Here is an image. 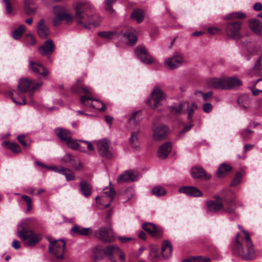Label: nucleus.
I'll use <instances>...</instances> for the list:
<instances>
[{
  "label": "nucleus",
  "mask_w": 262,
  "mask_h": 262,
  "mask_svg": "<svg viewBox=\"0 0 262 262\" xmlns=\"http://www.w3.org/2000/svg\"><path fill=\"white\" fill-rule=\"evenodd\" d=\"M73 7L75 11L74 17L70 14L65 12L63 7L55 6L53 9L55 15L53 21L54 25H59L60 21L62 20L70 23L74 19L78 25L87 29L97 27L100 24L101 17L96 13L95 7L89 2L78 1L73 6Z\"/></svg>",
  "instance_id": "1"
},
{
  "label": "nucleus",
  "mask_w": 262,
  "mask_h": 262,
  "mask_svg": "<svg viewBox=\"0 0 262 262\" xmlns=\"http://www.w3.org/2000/svg\"><path fill=\"white\" fill-rule=\"evenodd\" d=\"M32 219H26L21 221L17 225L16 234L28 247H34L42 239V235L30 229Z\"/></svg>",
  "instance_id": "2"
},
{
  "label": "nucleus",
  "mask_w": 262,
  "mask_h": 262,
  "mask_svg": "<svg viewBox=\"0 0 262 262\" xmlns=\"http://www.w3.org/2000/svg\"><path fill=\"white\" fill-rule=\"evenodd\" d=\"M41 82L33 84L32 80L27 78L20 79L17 85L18 91L13 90L10 91L9 93L10 96L11 97L13 102L16 104L24 105L26 104L25 97L21 96V101H19L17 99L16 95H18L19 93H24L28 91L30 99H31V103H33V101L32 100V99L33 94L41 86Z\"/></svg>",
  "instance_id": "3"
},
{
  "label": "nucleus",
  "mask_w": 262,
  "mask_h": 262,
  "mask_svg": "<svg viewBox=\"0 0 262 262\" xmlns=\"http://www.w3.org/2000/svg\"><path fill=\"white\" fill-rule=\"evenodd\" d=\"M98 35L104 39H111L114 36H117L126 45L133 46L137 39L135 29L132 27H127L118 33L116 31H102L98 33Z\"/></svg>",
  "instance_id": "4"
},
{
  "label": "nucleus",
  "mask_w": 262,
  "mask_h": 262,
  "mask_svg": "<svg viewBox=\"0 0 262 262\" xmlns=\"http://www.w3.org/2000/svg\"><path fill=\"white\" fill-rule=\"evenodd\" d=\"M243 233L245 235V239L243 240L242 243H240L238 241L239 234L236 235V241L233 248V252L245 260H250L254 257V250L249 233L246 231H243Z\"/></svg>",
  "instance_id": "5"
},
{
  "label": "nucleus",
  "mask_w": 262,
  "mask_h": 262,
  "mask_svg": "<svg viewBox=\"0 0 262 262\" xmlns=\"http://www.w3.org/2000/svg\"><path fill=\"white\" fill-rule=\"evenodd\" d=\"M215 200H210L206 202L207 210L209 212H215L223 210L228 213H233L235 209L234 198L227 200L217 196Z\"/></svg>",
  "instance_id": "6"
},
{
  "label": "nucleus",
  "mask_w": 262,
  "mask_h": 262,
  "mask_svg": "<svg viewBox=\"0 0 262 262\" xmlns=\"http://www.w3.org/2000/svg\"><path fill=\"white\" fill-rule=\"evenodd\" d=\"M118 246L116 245H109L102 250L100 247L97 246L93 250V258L95 260L101 259L103 257L102 254L103 252L111 261L117 262L114 256V254H115L117 252L116 248Z\"/></svg>",
  "instance_id": "7"
},
{
  "label": "nucleus",
  "mask_w": 262,
  "mask_h": 262,
  "mask_svg": "<svg viewBox=\"0 0 262 262\" xmlns=\"http://www.w3.org/2000/svg\"><path fill=\"white\" fill-rule=\"evenodd\" d=\"M49 241L50 242L49 246V252L57 259H62L65 251V242L62 239L55 240L51 238L49 239Z\"/></svg>",
  "instance_id": "8"
},
{
  "label": "nucleus",
  "mask_w": 262,
  "mask_h": 262,
  "mask_svg": "<svg viewBox=\"0 0 262 262\" xmlns=\"http://www.w3.org/2000/svg\"><path fill=\"white\" fill-rule=\"evenodd\" d=\"M80 80H77V83L71 87V91L74 93H79V89H81L82 92L85 94V96L80 97L81 103L88 108H92V103H94V100L92 97L87 96V94H91L92 91L87 88L81 87Z\"/></svg>",
  "instance_id": "9"
},
{
  "label": "nucleus",
  "mask_w": 262,
  "mask_h": 262,
  "mask_svg": "<svg viewBox=\"0 0 262 262\" xmlns=\"http://www.w3.org/2000/svg\"><path fill=\"white\" fill-rule=\"evenodd\" d=\"M242 23L239 21L230 22L226 24L225 30L228 38L238 40L242 37L240 32Z\"/></svg>",
  "instance_id": "10"
},
{
  "label": "nucleus",
  "mask_w": 262,
  "mask_h": 262,
  "mask_svg": "<svg viewBox=\"0 0 262 262\" xmlns=\"http://www.w3.org/2000/svg\"><path fill=\"white\" fill-rule=\"evenodd\" d=\"M151 99L147 100L148 105L155 109L161 105V101L166 98L165 93L159 88H155L150 95Z\"/></svg>",
  "instance_id": "11"
},
{
  "label": "nucleus",
  "mask_w": 262,
  "mask_h": 262,
  "mask_svg": "<svg viewBox=\"0 0 262 262\" xmlns=\"http://www.w3.org/2000/svg\"><path fill=\"white\" fill-rule=\"evenodd\" d=\"M79 141L85 143L87 146V149H84L82 147H80L79 145L77 143V141L71 139V136L70 138H68L67 140H66L64 142L67 146L73 150H79L81 152L86 153L89 155L91 154L94 150V147L92 144L90 142L85 140H79Z\"/></svg>",
  "instance_id": "12"
},
{
  "label": "nucleus",
  "mask_w": 262,
  "mask_h": 262,
  "mask_svg": "<svg viewBox=\"0 0 262 262\" xmlns=\"http://www.w3.org/2000/svg\"><path fill=\"white\" fill-rule=\"evenodd\" d=\"M99 154L103 157L111 159L115 153L110 147V141L106 139H103L96 142Z\"/></svg>",
  "instance_id": "13"
},
{
  "label": "nucleus",
  "mask_w": 262,
  "mask_h": 262,
  "mask_svg": "<svg viewBox=\"0 0 262 262\" xmlns=\"http://www.w3.org/2000/svg\"><path fill=\"white\" fill-rule=\"evenodd\" d=\"M184 57L180 54H176L166 58L164 62V67L168 70H174L184 63Z\"/></svg>",
  "instance_id": "14"
},
{
  "label": "nucleus",
  "mask_w": 262,
  "mask_h": 262,
  "mask_svg": "<svg viewBox=\"0 0 262 262\" xmlns=\"http://www.w3.org/2000/svg\"><path fill=\"white\" fill-rule=\"evenodd\" d=\"M95 235L104 242L110 243L114 241V233L110 227H102L95 231Z\"/></svg>",
  "instance_id": "15"
},
{
  "label": "nucleus",
  "mask_w": 262,
  "mask_h": 262,
  "mask_svg": "<svg viewBox=\"0 0 262 262\" xmlns=\"http://www.w3.org/2000/svg\"><path fill=\"white\" fill-rule=\"evenodd\" d=\"M169 127L165 125H160L153 130L152 138L156 141H160L166 138L169 133Z\"/></svg>",
  "instance_id": "16"
},
{
  "label": "nucleus",
  "mask_w": 262,
  "mask_h": 262,
  "mask_svg": "<svg viewBox=\"0 0 262 262\" xmlns=\"http://www.w3.org/2000/svg\"><path fill=\"white\" fill-rule=\"evenodd\" d=\"M136 54L138 58L143 63L149 64L154 62L153 58L145 48H136Z\"/></svg>",
  "instance_id": "17"
},
{
  "label": "nucleus",
  "mask_w": 262,
  "mask_h": 262,
  "mask_svg": "<svg viewBox=\"0 0 262 262\" xmlns=\"http://www.w3.org/2000/svg\"><path fill=\"white\" fill-rule=\"evenodd\" d=\"M29 67L35 75H41L45 77L49 74V71L40 62H34L29 59Z\"/></svg>",
  "instance_id": "18"
},
{
  "label": "nucleus",
  "mask_w": 262,
  "mask_h": 262,
  "mask_svg": "<svg viewBox=\"0 0 262 262\" xmlns=\"http://www.w3.org/2000/svg\"><path fill=\"white\" fill-rule=\"evenodd\" d=\"M55 50V45L53 41L49 39L47 40L44 43L38 48V51L42 56H49L53 53Z\"/></svg>",
  "instance_id": "19"
},
{
  "label": "nucleus",
  "mask_w": 262,
  "mask_h": 262,
  "mask_svg": "<svg viewBox=\"0 0 262 262\" xmlns=\"http://www.w3.org/2000/svg\"><path fill=\"white\" fill-rule=\"evenodd\" d=\"M207 84L209 87L211 88L225 90V77L208 78L207 80Z\"/></svg>",
  "instance_id": "20"
},
{
  "label": "nucleus",
  "mask_w": 262,
  "mask_h": 262,
  "mask_svg": "<svg viewBox=\"0 0 262 262\" xmlns=\"http://www.w3.org/2000/svg\"><path fill=\"white\" fill-rule=\"evenodd\" d=\"M115 195V191L112 187H105L103 189L101 196H97L96 197V200L98 202V200H103L104 198H108L109 202L104 205L105 208H107L110 205V203L113 201Z\"/></svg>",
  "instance_id": "21"
},
{
  "label": "nucleus",
  "mask_w": 262,
  "mask_h": 262,
  "mask_svg": "<svg viewBox=\"0 0 262 262\" xmlns=\"http://www.w3.org/2000/svg\"><path fill=\"white\" fill-rule=\"evenodd\" d=\"M137 179V175L135 172L132 171H126L121 174L117 179V182L119 183L131 182L136 181Z\"/></svg>",
  "instance_id": "22"
},
{
  "label": "nucleus",
  "mask_w": 262,
  "mask_h": 262,
  "mask_svg": "<svg viewBox=\"0 0 262 262\" xmlns=\"http://www.w3.org/2000/svg\"><path fill=\"white\" fill-rule=\"evenodd\" d=\"M179 192L180 193H185L191 196H200L202 195L201 191L194 187H182L179 189Z\"/></svg>",
  "instance_id": "23"
},
{
  "label": "nucleus",
  "mask_w": 262,
  "mask_h": 262,
  "mask_svg": "<svg viewBox=\"0 0 262 262\" xmlns=\"http://www.w3.org/2000/svg\"><path fill=\"white\" fill-rule=\"evenodd\" d=\"M191 174L193 178L202 179H209L211 178V176L206 173L202 167H195L192 168L191 170Z\"/></svg>",
  "instance_id": "24"
},
{
  "label": "nucleus",
  "mask_w": 262,
  "mask_h": 262,
  "mask_svg": "<svg viewBox=\"0 0 262 262\" xmlns=\"http://www.w3.org/2000/svg\"><path fill=\"white\" fill-rule=\"evenodd\" d=\"M242 84V81L236 77H225V90H229Z\"/></svg>",
  "instance_id": "25"
},
{
  "label": "nucleus",
  "mask_w": 262,
  "mask_h": 262,
  "mask_svg": "<svg viewBox=\"0 0 262 262\" xmlns=\"http://www.w3.org/2000/svg\"><path fill=\"white\" fill-rule=\"evenodd\" d=\"M248 24L250 29L256 34L260 35L262 33V23L255 18H252L248 21Z\"/></svg>",
  "instance_id": "26"
},
{
  "label": "nucleus",
  "mask_w": 262,
  "mask_h": 262,
  "mask_svg": "<svg viewBox=\"0 0 262 262\" xmlns=\"http://www.w3.org/2000/svg\"><path fill=\"white\" fill-rule=\"evenodd\" d=\"M143 228L154 237H158L161 235L160 229L157 228L155 225L151 223H145L143 224Z\"/></svg>",
  "instance_id": "27"
},
{
  "label": "nucleus",
  "mask_w": 262,
  "mask_h": 262,
  "mask_svg": "<svg viewBox=\"0 0 262 262\" xmlns=\"http://www.w3.org/2000/svg\"><path fill=\"white\" fill-rule=\"evenodd\" d=\"M249 74L251 77L254 75H262V54L257 58L252 69L249 72Z\"/></svg>",
  "instance_id": "28"
},
{
  "label": "nucleus",
  "mask_w": 262,
  "mask_h": 262,
  "mask_svg": "<svg viewBox=\"0 0 262 262\" xmlns=\"http://www.w3.org/2000/svg\"><path fill=\"white\" fill-rule=\"evenodd\" d=\"M37 29L38 34L40 38H45L49 35V29L45 25L43 19H41L38 21Z\"/></svg>",
  "instance_id": "29"
},
{
  "label": "nucleus",
  "mask_w": 262,
  "mask_h": 262,
  "mask_svg": "<svg viewBox=\"0 0 262 262\" xmlns=\"http://www.w3.org/2000/svg\"><path fill=\"white\" fill-rule=\"evenodd\" d=\"M171 149L170 143H165L162 145L158 150V155L160 158L164 159L167 157Z\"/></svg>",
  "instance_id": "30"
},
{
  "label": "nucleus",
  "mask_w": 262,
  "mask_h": 262,
  "mask_svg": "<svg viewBox=\"0 0 262 262\" xmlns=\"http://www.w3.org/2000/svg\"><path fill=\"white\" fill-rule=\"evenodd\" d=\"M232 169V167L227 164L222 163L219 167L216 172V176L222 178L225 177Z\"/></svg>",
  "instance_id": "31"
},
{
  "label": "nucleus",
  "mask_w": 262,
  "mask_h": 262,
  "mask_svg": "<svg viewBox=\"0 0 262 262\" xmlns=\"http://www.w3.org/2000/svg\"><path fill=\"white\" fill-rule=\"evenodd\" d=\"M71 231L81 235H89L92 233V229L91 228H83L76 225L71 229Z\"/></svg>",
  "instance_id": "32"
},
{
  "label": "nucleus",
  "mask_w": 262,
  "mask_h": 262,
  "mask_svg": "<svg viewBox=\"0 0 262 262\" xmlns=\"http://www.w3.org/2000/svg\"><path fill=\"white\" fill-rule=\"evenodd\" d=\"M130 17L132 19L136 21L137 23H141L144 18V12L142 9H135L132 12Z\"/></svg>",
  "instance_id": "33"
},
{
  "label": "nucleus",
  "mask_w": 262,
  "mask_h": 262,
  "mask_svg": "<svg viewBox=\"0 0 262 262\" xmlns=\"http://www.w3.org/2000/svg\"><path fill=\"white\" fill-rule=\"evenodd\" d=\"M172 250V246L169 241L163 242L161 248V253L164 258H167L171 256Z\"/></svg>",
  "instance_id": "34"
},
{
  "label": "nucleus",
  "mask_w": 262,
  "mask_h": 262,
  "mask_svg": "<svg viewBox=\"0 0 262 262\" xmlns=\"http://www.w3.org/2000/svg\"><path fill=\"white\" fill-rule=\"evenodd\" d=\"M92 186L85 181H82L80 183V190L81 192L86 198L90 196L92 191Z\"/></svg>",
  "instance_id": "35"
},
{
  "label": "nucleus",
  "mask_w": 262,
  "mask_h": 262,
  "mask_svg": "<svg viewBox=\"0 0 262 262\" xmlns=\"http://www.w3.org/2000/svg\"><path fill=\"white\" fill-rule=\"evenodd\" d=\"M55 133L61 140L64 142L67 140L68 138H70L71 135V133L69 130L62 128L55 129Z\"/></svg>",
  "instance_id": "36"
},
{
  "label": "nucleus",
  "mask_w": 262,
  "mask_h": 262,
  "mask_svg": "<svg viewBox=\"0 0 262 262\" xmlns=\"http://www.w3.org/2000/svg\"><path fill=\"white\" fill-rule=\"evenodd\" d=\"M246 17V14L242 12H233L225 15L224 19H243Z\"/></svg>",
  "instance_id": "37"
},
{
  "label": "nucleus",
  "mask_w": 262,
  "mask_h": 262,
  "mask_svg": "<svg viewBox=\"0 0 262 262\" xmlns=\"http://www.w3.org/2000/svg\"><path fill=\"white\" fill-rule=\"evenodd\" d=\"M138 132L133 133L129 139V142L132 147L136 150L140 149V145L138 139Z\"/></svg>",
  "instance_id": "38"
},
{
  "label": "nucleus",
  "mask_w": 262,
  "mask_h": 262,
  "mask_svg": "<svg viewBox=\"0 0 262 262\" xmlns=\"http://www.w3.org/2000/svg\"><path fill=\"white\" fill-rule=\"evenodd\" d=\"M2 146L8 148L15 153H19L21 151L20 147L15 143H9L7 141H4L2 143Z\"/></svg>",
  "instance_id": "39"
},
{
  "label": "nucleus",
  "mask_w": 262,
  "mask_h": 262,
  "mask_svg": "<svg viewBox=\"0 0 262 262\" xmlns=\"http://www.w3.org/2000/svg\"><path fill=\"white\" fill-rule=\"evenodd\" d=\"M183 108V104L180 103H174L171 105L168 106L169 111L172 114H179L182 113Z\"/></svg>",
  "instance_id": "40"
},
{
  "label": "nucleus",
  "mask_w": 262,
  "mask_h": 262,
  "mask_svg": "<svg viewBox=\"0 0 262 262\" xmlns=\"http://www.w3.org/2000/svg\"><path fill=\"white\" fill-rule=\"evenodd\" d=\"M151 193L157 196L164 195L166 193V191L164 188L161 186H156L151 190Z\"/></svg>",
  "instance_id": "41"
},
{
  "label": "nucleus",
  "mask_w": 262,
  "mask_h": 262,
  "mask_svg": "<svg viewBox=\"0 0 262 262\" xmlns=\"http://www.w3.org/2000/svg\"><path fill=\"white\" fill-rule=\"evenodd\" d=\"M25 30L26 27L24 25H20L17 29L13 32L12 37L16 40L19 39Z\"/></svg>",
  "instance_id": "42"
},
{
  "label": "nucleus",
  "mask_w": 262,
  "mask_h": 262,
  "mask_svg": "<svg viewBox=\"0 0 262 262\" xmlns=\"http://www.w3.org/2000/svg\"><path fill=\"white\" fill-rule=\"evenodd\" d=\"M92 108L99 111H105L106 108L105 104L98 99L94 100V103H92Z\"/></svg>",
  "instance_id": "43"
},
{
  "label": "nucleus",
  "mask_w": 262,
  "mask_h": 262,
  "mask_svg": "<svg viewBox=\"0 0 262 262\" xmlns=\"http://www.w3.org/2000/svg\"><path fill=\"white\" fill-rule=\"evenodd\" d=\"M61 172L60 174L64 175L67 181H72L74 180L75 176L72 171L69 169L61 167Z\"/></svg>",
  "instance_id": "44"
},
{
  "label": "nucleus",
  "mask_w": 262,
  "mask_h": 262,
  "mask_svg": "<svg viewBox=\"0 0 262 262\" xmlns=\"http://www.w3.org/2000/svg\"><path fill=\"white\" fill-rule=\"evenodd\" d=\"M249 100L248 97L246 95L240 96L237 99V103L241 106L244 108L247 107L249 105Z\"/></svg>",
  "instance_id": "45"
},
{
  "label": "nucleus",
  "mask_w": 262,
  "mask_h": 262,
  "mask_svg": "<svg viewBox=\"0 0 262 262\" xmlns=\"http://www.w3.org/2000/svg\"><path fill=\"white\" fill-rule=\"evenodd\" d=\"M198 108V105L196 103H192L188 106V118L189 120L192 119L194 112Z\"/></svg>",
  "instance_id": "46"
},
{
  "label": "nucleus",
  "mask_w": 262,
  "mask_h": 262,
  "mask_svg": "<svg viewBox=\"0 0 262 262\" xmlns=\"http://www.w3.org/2000/svg\"><path fill=\"white\" fill-rule=\"evenodd\" d=\"M117 0H105L104 4L105 6V8L107 11H108L110 13H113L114 12V10L112 8V5Z\"/></svg>",
  "instance_id": "47"
},
{
  "label": "nucleus",
  "mask_w": 262,
  "mask_h": 262,
  "mask_svg": "<svg viewBox=\"0 0 262 262\" xmlns=\"http://www.w3.org/2000/svg\"><path fill=\"white\" fill-rule=\"evenodd\" d=\"M61 162L64 164H70L71 162H75V159L72 155L67 154L61 159Z\"/></svg>",
  "instance_id": "48"
},
{
  "label": "nucleus",
  "mask_w": 262,
  "mask_h": 262,
  "mask_svg": "<svg viewBox=\"0 0 262 262\" xmlns=\"http://www.w3.org/2000/svg\"><path fill=\"white\" fill-rule=\"evenodd\" d=\"M242 177H243V175H242V173L237 172L236 174V176H235V177L234 178V179L231 184V185L232 186H237L238 184H239L241 182Z\"/></svg>",
  "instance_id": "49"
},
{
  "label": "nucleus",
  "mask_w": 262,
  "mask_h": 262,
  "mask_svg": "<svg viewBox=\"0 0 262 262\" xmlns=\"http://www.w3.org/2000/svg\"><path fill=\"white\" fill-rule=\"evenodd\" d=\"M21 198H22V199L23 200H24L27 203V211H30L32 209V200H31V199L29 196L25 195H23Z\"/></svg>",
  "instance_id": "50"
},
{
  "label": "nucleus",
  "mask_w": 262,
  "mask_h": 262,
  "mask_svg": "<svg viewBox=\"0 0 262 262\" xmlns=\"http://www.w3.org/2000/svg\"><path fill=\"white\" fill-rule=\"evenodd\" d=\"M117 249V252L115 254H117L119 259L123 262L125 261V255L123 251L118 246L117 248H116Z\"/></svg>",
  "instance_id": "51"
},
{
  "label": "nucleus",
  "mask_w": 262,
  "mask_h": 262,
  "mask_svg": "<svg viewBox=\"0 0 262 262\" xmlns=\"http://www.w3.org/2000/svg\"><path fill=\"white\" fill-rule=\"evenodd\" d=\"M202 108L206 113H209L212 110V105L210 103H205L203 105Z\"/></svg>",
  "instance_id": "52"
},
{
  "label": "nucleus",
  "mask_w": 262,
  "mask_h": 262,
  "mask_svg": "<svg viewBox=\"0 0 262 262\" xmlns=\"http://www.w3.org/2000/svg\"><path fill=\"white\" fill-rule=\"evenodd\" d=\"M221 30L217 27H212L208 29V32L210 34L215 35L219 33Z\"/></svg>",
  "instance_id": "53"
},
{
  "label": "nucleus",
  "mask_w": 262,
  "mask_h": 262,
  "mask_svg": "<svg viewBox=\"0 0 262 262\" xmlns=\"http://www.w3.org/2000/svg\"><path fill=\"white\" fill-rule=\"evenodd\" d=\"M118 239L121 243H122L123 244L127 243L129 242L132 241L134 239V238L132 237H123V236H118Z\"/></svg>",
  "instance_id": "54"
},
{
  "label": "nucleus",
  "mask_w": 262,
  "mask_h": 262,
  "mask_svg": "<svg viewBox=\"0 0 262 262\" xmlns=\"http://www.w3.org/2000/svg\"><path fill=\"white\" fill-rule=\"evenodd\" d=\"M192 126V124L191 123L188 124V125L184 126L183 130L179 134L178 137L179 138H181L183 136V135L186 132H188Z\"/></svg>",
  "instance_id": "55"
},
{
  "label": "nucleus",
  "mask_w": 262,
  "mask_h": 262,
  "mask_svg": "<svg viewBox=\"0 0 262 262\" xmlns=\"http://www.w3.org/2000/svg\"><path fill=\"white\" fill-rule=\"evenodd\" d=\"M5 4L6 10L7 14L11 13L12 7L9 0H3Z\"/></svg>",
  "instance_id": "56"
},
{
  "label": "nucleus",
  "mask_w": 262,
  "mask_h": 262,
  "mask_svg": "<svg viewBox=\"0 0 262 262\" xmlns=\"http://www.w3.org/2000/svg\"><path fill=\"white\" fill-rule=\"evenodd\" d=\"M37 9L36 8L28 7L25 9V11L27 14L31 15L36 13Z\"/></svg>",
  "instance_id": "57"
},
{
  "label": "nucleus",
  "mask_w": 262,
  "mask_h": 262,
  "mask_svg": "<svg viewBox=\"0 0 262 262\" xmlns=\"http://www.w3.org/2000/svg\"><path fill=\"white\" fill-rule=\"evenodd\" d=\"M27 45L29 46H33L36 43L35 38L32 35H29L27 38Z\"/></svg>",
  "instance_id": "58"
},
{
  "label": "nucleus",
  "mask_w": 262,
  "mask_h": 262,
  "mask_svg": "<svg viewBox=\"0 0 262 262\" xmlns=\"http://www.w3.org/2000/svg\"><path fill=\"white\" fill-rule=\"evenodd\" d=\"M195 262H210V259L208 257L196 256L195 258Z\"/></svg>",
  "instance_id": "59"
},
{
  "label": "nucleus",
  "mask_w": 262,
  "mask_h": 262,
  "mask_svg": "<svg viewBox=\"0 0 262 262\" xmlns=\"http://www.w3.org/2000/svg\"><path fill=\"white\" fill-rule=\"evenodd\" d=\"M17 140L24 146L26 147L27 146V143L26 141L24 140V135H19L17 137Z\"/></svg>",
  "instance_id": "60"
},
{
  "label": "nucleus",
  "mask_w": 262,
  "mask_h": 262,
  "mask_svg": "<svg viewBox=\"0 0 262 262\" xmlns=\"http://www.w3.org/2000/svg\"><path fill=\"white\" fill-rule=\"evenodd\" d=\"M252 132H253L252 131H250V130L246 129L243 130L241 134L243 138H247L249 137V135L250 134H251Z\"/></svg>",
  "instance_id": "61"
},
{
  "label": "nucleus",
  "mask_w": 262,
  "mask_h": 262,
  "mask_svg": "<svg viewBox=\"0 0 262 262\" xmlns=\"http://www.w3.org/2000/svg\"><path fill=\"white\" fill-rule=\"evenodd\" d=\"M70 164L77 170L80 169L81 168V163L80 162H76L75 160V162H71Z\"/></svg>",
  "instance_id": "62"
},
{
  "label": "nucleus",
  "mask_w": 262,
  "mask_h": 262,
  "mask_svg": "<svg viewBox=\"0 0 262 262\" xmlns=\"http://www.w3.org/2000/svg\"><path fill=\"white\" fill-rule=\"evenodd\" d=\"M12 246L14 249L18 250L20 247V242L18 241L14 240L12 243Z\"/></svg>",
  "instance_id": "63"
},
{
  "label": "nucleus",
  "mask_w": 262,
  "mask_h": 262,
  "mask_svg": "<svg viewBox=\"0 0 262 262\" xmlns=\"http://www.w3.org/2000/svg\"><path fill=\"white\" fill-rule=\"evenodd\" d=\"M253 9L255 11H260L262 10V5L260 3H256L253 5Z\"/></svg>",
  "instance_id": "64"
}]
</instances>
